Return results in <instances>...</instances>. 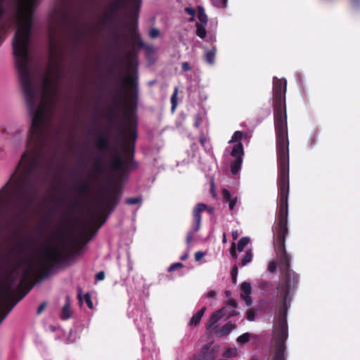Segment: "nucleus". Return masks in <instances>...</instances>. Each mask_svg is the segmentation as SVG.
Listing matches in <instances>:
<instances>
[{
  "label": "nucleus",
  "mask_w": 360,
  "mask_h": 360,
  "mask_svg": "<svg viewBox=\"0 0 360 360\" xmlns=\"http://www.w3.org/2000/svg\"><path fill=\"white\" fill-rule=\"evenodd\" d=\"M221 195H222L223 200L224 202L229 203V209L231 210H233V209L238 202L237 196L232 198V195H231L230 191L226 188H223L221 190Z\"/></svg>",
  "instance_id": "obj_13"
},
{
  "label": "nucleus",
  "mask_w": 360,
  "mask_h": 360,
  "mask_svg": "<svg viewBox=\"0 0 360 360\" xmlns=\"http://www.w3.org/2000/svg\"><path fill=\"white\" fill-rule=\"evenodd\" d=\"M64 22H65L66 25L70 24V21H69V18H68V14H65V15H64Z\"/></svg>",
  "instance_id": "obj_58"
},
{
  "label": "nucleus",
  "mask_w": 360,
  "mask_h": 360,
  "mask_svg": "<svg viewBox=\"0 0 360 360\" xmlns=\"http://www.w3.org/2000/svg\"><path fill=\"white\" fill-rule=\"evenodd\" d=\"M94 172L98 174H103L106 170V165H105L101 159H96L93 165Z\"/></svg>",
  "instance_id": "obj_23"
},
{
  "label": "nucleus",
  "mask_w": 360,
  "mask_h": 360,
  "mask_svg": "<svg viewBox=\"0 0 360 360\" xmlns=\"http://www.w3.org/2000/svg\"><path fill=\"white\" fill-rule=\"evenodd\" d=\"M242 159L236 158L231 165V172L233 174H236L240 169L242 165Z\"/></svg>",
  "instance_id": "obj_25"
},
{
  "label": "nucleus",
  "mask_w": 360,
  "mask_h": 360,
  "mask_svg": "<svg viewBox=\"0 0 360 360\" xmlns=\"http://www.w3.org/2000/svg\"><path fill=\"white\" fill-rule=\"evenodd\" d=\"M214 6L218 8H225L227 5V0H212Z\"/></svg>",
  "instance_id": "obj_38"
},
{
  "label": "nucleus",
  "mask_w": 360,
  "mask_h": 360,
  "mask_svg": "<svg viewBox=\"0 0 360 360\" xmlns=\"http://www.w3.org/2000/svg\"><path fill=\"white\" fill-rule=\"evenodd\" d=\"M205 256V253L201 251L196 252L195 253V259L197 262L200 261Z\"/></svg>",
  "instance_id": "obj_47"
},
{
  "label": "nucleus",
  "mask_w": 360,
  "mask_h": 360,
  "mask_svg": "<svg viewBox=\"0 0 360 360\" xmlns=\"http://www.w3.org/2000/svg\"><path fill=\"white\" fill-rule=\"evenodd\" d=\"M232 157L235 158L242 159V156L244 155L243 146L241 142L236 143L231 153Z\"/></svg>",
  "instance_id": "obj_20"
},
{
  "label": "nucleus",
  "mask_w": 360,
  "mask_h": 360,
  "mask_svg": "<svg viewBox=\"0 0 360 360\" xmlns=\"http://www.w3.org/2000/svg\"><path fill=\"white\" fill-rule=\"evenodd\" d=\"M70 303L69 297L68 296V297H66L65 304L62 309V313H61V319H62L66 320V319H68L70 318L71 313H70Z\"/></svg>",
  "instance_id": "obj_22"
},
{
  "label": "nucleus",
  "mask_w": 360,
  "mask_h": 360,
  "mask_svg": "<svg viewBox=\"0 0 360 360\" xmlns=\"http://www.w3.org/2000/svg\"><path fill=\"white\" fill-rule=\"evenodd\" d=\"M241 297L245 300L247 306H250L252 304V299L249 295H243V294H241Z\"/></svg>",
  "instance_id": "obj_45"
},
{
  "label": "nucleus",
  "mask_w": 360,
  "mask_h": 360,
  "mask_svg": "<svg viewBox=\"0 0 360 360\" xmlns=\"http://www.w3.org/2000/svg\"><path fill=\"white\" fill-rule=\"evenodd\" d=\"M278 161V211L274 233V247L278 259L281 277L278 297H291L297 288L300 276L290 268V256L285 250V238L288 233V195L290 191L289 141H276Z\"/></svg>",
  "instance_id": "obj_2"
},
{
  "label": "nucleus",
  "mask_w": 360,
  "mask_h": 360,
  "mask_svg": "<svg viewBox=\"0 0 360 360\" xmlns=\"http://www.w3.org/2000/svg\"><path fill=\"white\" fill-rule=\"evenodd\" d=\"M66 261L64 252L57 247H49L42 257L41 268L44 270V276H48L55 265L61 264Z\"/></svg>",
  "instance_id": "obj_7"
},
{
  "label": "nucleus",
  "mask_w": 360,
  "mask_h": 360,
  "mask_svg": "<svg viewBox=\"0 0 360 360\" xmlns=\"http://www.w3.org/2000/svg\"><path fill=\"white\" fill-rule=\"evenodd\" d=\"M120 11H121L117 8L113 7V5L110 4L108 13L105 14L102 18V22L103 24H108L113 22Z\"/></svg>",
  "instance_id": "obj_14"
},
{
  "label": "nucleus",
  "mask_w": 360,
  "mask_h": 360,
  "mask_svg": "<svg viewBox=\"0 0 360 360\" xmlns=\"http://www.w3.org/2000/svg\"><path fill=\"white\" fill-rule=\"evenodd\" d=\"M218 352V347L216 346L210 348L209 344L205 345L200 352V360H214Z\"/></svg>",
  "instance_id": "obj_11"
},
{
  "label": "nucleus",
  "mask_w": 360,
  "mask_h": 360,
  "mask_svg": "<svg viewBox=\"0 0 360 360\" xmlns=\"http://www.w3.org/2000/svg\"><path fill=\"white\" fill-rule=\"evenodd\" d=\"M78 205H79V201H78V200H75V201L72 203V205L71 207H72V208H75V207H78Z\"/></svg>",
  "instance_id": "obj_59"
},
{
  "label": "nucleus",
  "mask_w": 360,
  "mask_h": 360,
  "mask_svg": "<svg viewBox=\"0 0 360 360\" xmlns=\"http://www.w3.org/2000/svg\"><path fill=\"white\" fill-rule=\"evenodd\" d=\"M141 201H142V198L141 197L127 198L125 200V203L127 205H136V204L141 203Z\"/></svg>",
  "instance_id": "obj_34"
},
{
  "label": "nucleus",
  "mask_w": 360,
  "mask_h": 360,
  "mask_svg": "<svg viewBox=\"0 0 360 360\" xmlns=\"http://www.w3.org/2000/svg\"><path fill=\"white\" fill-rule=\"evenodd\" d=\"M116 97L117 98V104L122 105L123 103V97L122 94H117Z\"/></svg>",
  "instance_id": "obj_55"
},
{
  "label": "nucleus",
  "mask_w": 360,
  "mask_h": 360,
  "mask_svg": "<svg viewBox=\"0 0 360 360\" xmlns=\"http://www.w3.org/2000/svg\"><path fill=\"white\" fill-rule=\"evenodd\" d=\"M206 297L207 298H212V299H215L216 298V292L214 290H210L209 291L207 295H206Z\"/></svg>",
  "instance_id": "obj_53"
},
{
  "label": "nucleus",
  "mask_w": 360,
  "mask_h": 360,
  "mask_svg": "<svg viewBox=\"0 0 360 360\" xmlns=\"http://www.w3.org/2000/svg\"><path fill=\"white\" fill-rule=\"evenodd\" d=\"M235 328L236 325L232 323L231 321H229L217 331V335L219 337L226 336L229 335Z\"/></svg>",
  "instance_id": "obj_17"
},
{
  "label": "nucleus",
  "mask_w": 360,
  "mask_h": 360,
  "mask_svg": "<svg viewBox=\"0 0 360 360\" xmlns=\"http://www.w3.org/2000/svg\"><path fill=\"white\" fill-rule=\"evenodd\" d=\"M237 303L234 300H229L227 304L221 309H225L226 310L221 313L222 317L226 316V319H229L233 316H236L238 314V311L236 309Z\"/></svg>",
  "instance_id": "obj_12"
},
{
  "label": "nucleus",
  "mask_w": 360,
  "mask_h": 360,
  "mask_svg": "<svg viewBox=\"0 0 360 360\" xmlns=\"http://www.w3.org/2000/svg\"><path fill=\"white\" fill-rule=\"evenodd\" d=\"M238 237V233L237 231H233L232 232V238L234 240H236Z\"/></svg>",
  "instance_id": "obj_57"
},
{
  "label": "nucleus",
  "mask_w": 360,
  "mask_h": 360,
  "mask_svg": "<svg viewBox=\"0 0 360 360\" xmlns=\"http://www.w3.org/2000/svg\"><path fill=\"white\" fill-rule=\"evenodd\" d=\"M237 274H238V267L236 265H234L231 270V278L234 283L236 281Z\"/></svg>",
  "instance_id": "obj_43"
},
{
  "label": "nucleus",
  "mask_w": 360,
  "mask_h": 360,
  "mask_svg": "<svg viewBox=\"0 0 360 360\" xmlns=\"http://www.w3.org/2000/svg\"><path fill=\"white\" fill-rule=\"evenodd\" d=\"M131 2V0H115L111 4L113 5V7L122 11L126 9L129 4L131 7L135 10V12L138 13L136 7L133 6Z\"/></svg>",
  "instance_id": "obj_18"
},
{
  "label": "nucleus",
  "mask_w": 360,
  "mask_h": 360,
  "mask_svg": "<svg viewBox=\"0 0 360 360\" xmlns=\"http://www.w3.org/2000/svg\"><path fill=\"white\" fill-rule=\"evenodd\" d=\"M181 68L184 72H188L191 70V67L188 62H183L181 64Z\"/></svg>",
  "instance_id": "obj_48"
},
{
  "label": "nucleus",
  "mask_w": 360,
  "mask_h": 360,
  "mask_svg": "<svg viewBox=\"0 0 360 360\" xmlns=\"http://www.w3.org/2000/svg\"><path fill=\"white\" fill-rule=\"evenodd\" d=\"M96 281H103L105 278L104 271H100L96 274Z\"/></svg>",
  "instance_id": "obj_49"
},
{
  "label": "nucleus",
  "mask_w": 360,
  "mask_h": 360,
  "mask_svg": "<svg viewBox=\"0 0 360 360\" xmlns=\"http://www.w3.org/2000/svg\"><path fill=\"white\" fill-rule=\"evenodd\" d=\"M120 192L115 186L104 188L96 198V206L101 215L108 217L119 203Z\"/></svg>",
  "instance_id": "obj_5"
},
{
  "label": "nucleus",
  "mask_w": 360,
  "mask_h": 360,
  "mask_svg": "<svg viewBox=\"0 0 360 360\" xmlns=\"http://www.w3.org/2000/svg\"><path fill=\"white\" fill-rule=\"evenodd\" d=\"M11 283H9L6 288L2 291V294L5 297H8L11 296L12 292Z\"/></svg>",
  "instance_id": "obj_40"
},
{
  "label": "nucleus",
  "mask_w": 360,
  "mask_h": 360,
  "mask_svg": "<svg viewBox=\"0 0 360 360\" xmlns=\"http://www.w3.org/2000/svg\"><path fill=\"white\" fill-rule=\"evenodd\" d=\"M198 18L200 24L206 25L207 22V17L202 7L199 6L198 11Z\"/></svg>",
  "instance_id": "obj_26"
},
{
  "label": "nucleus",
  "mask_w": 360,
  "mask_h": 360,
  "mask_svg": "<svg viewBox=\"0 0 360 360\" xmlns=\"http://www.w3.org/2000/svg\"><path fill=\"white\" fill-rule=\"evenodd\" d=\"M160 35V31L158 29L153 28L149 31L150 37L155 39L158 37Z\"/></svg>",
  "instance_id": "obj_41"
},
{
  "label": "nucleus",
  "mask_w": 360,
  "mask_h": 360,
  "mask_svg": "<svg viewBox=\"0 0 360 360\" xmlns=\"http://www.w3.org/2000/svg\"><path fill=\"white\" fill-rule=\"evenodd\" d=\"M352 2L354 4H356V5H359L360 4V0H352Z\"/></svg>",
  "instance_id": "obj_63"
},
{
  "label": "nucleus",
  "mask_w": 360,
  "mask_h": 360,
  "mask_svg": "<svg viewBox=\"0 0 360 360\" xmlns=\"http://www.w3.org/2000/svg\"><path fill=\"white\" fill-rule=\"evenodd\" d=\"M250 334L249 333H245L243 335L238 336L236 340L239 344H245L250 340Z\"/></svg>",
  "instance_id": "obj_33"
},
{
  "label": "nucleus",
  "mask_w": 360,
  "mask_h": 360,
  "mask_svg": "<svg viewBox=\"0 0 360 360\" xmlns=\"http://www.w3.org/2000/svg\"><path fill=\"white\" fill-rule=\"evenodd\" d=\"M131 5L136 8V11L139 12L140 4H141V0H131Z\"/></svg>",
  "instance_id": "obj_51"
},
{
  "label": "nucleus",
  "mask_w": 360,
  "mask_h": 360,
  "mask_svg": "<svg viewBox=\"0 0 360 360\" xmlns=\"http://www.w3.org/2000/svg\"><path fill=\"white\" fill-rule=\"evenodd\" d=\"M183 266H184V264L182 263H181V262L174 263V264L170 265V266L168 269V271H175V270L181 269Z\"/></svg>",
  "instance_id": "obj_39"
},
{
  "label": "nucleus",
  "mask_w": 360,
  "mask_h": 360,
  "mask_svg": "<svg viewBox=\"0 0 360 360\" xmlns=\"http://www.w3.org/2000/svg\"><path fill=\"white\" fill-rule=\"evenodd\" d=\"M187 257H188V255L186 254V255H184L181 257V260H185Z\"/></svg>",
  "instance_id": "obj_64"
},
{
  "label": "nucleus",
  "mask_w": 360,
  "mask_h": 360,
  "mask_svg": "<svg viewBox=\"0 0 360 360\" xmlns=\"http://www.w3.org/2000/svg\"><path fill=\"white\" fill-rule=\"evenodd\" d=\"M250 238L248 237H242L238 242L237 249L239 252H242L245 246L249 243Z\"/></svg>",
  "instance_id": "obj_29"
},
{
  "label": "nucleus",
  "mask_w": 360,
  "mask_h": 360,
  "mask_svg": "<svg viewBox=\"0 0 360 360\" xmlns=\"http://www.w3.org/2000/svg\"><path fill=\"white\" fill-rule=\"evenodd\" d=\"M30 240L28 239H25L22 243L18 244V248H19L20 252H22L25 249V246L27 245V243Z\"/></svg>",
  "instance_id": "obj_52"
},
{
  "label": "nucleus",
  "mask_w": 360,
  "mask_h": 360,
  "mask_svg": "<svg viewBox=\"0 0 360 360\" xmlns=\"http://www.w3.org/2000/svg\"><path fill=\"white\" fill-rule=\"evenodd\" d=\"M238 354V352L236 348H228L224 352L223 356L225 358H232L236 356Z\"/></svg>",
  "instance_id": "obj_30"
},
{
  "label": "nucleus",
  "mask_w": 360,
  "mask_h": 360,
  "mask_svg": "<svg viewBox=\"0 0 360 360\" xmlns=\"http://www.w3.org/2000/svg\"><path fill=\"white\" fill-rule=\"evenodd\" d=\"M205 310L206 307H203L199 311H198L197 313L194 314L191 319L190 320L189 326H196L198 324H199L204 315Z\"/></svg>",
  "instance_id": "obj_19"
},
{
  "label": "nucleus",
  "mask_w": 360,
  "mask_h": 360,
  "mask_svg": "<svg viewBox=\"0 0 360 360\" xmlns=\"http://www.w3.org/2000/svg\"><path fill=\"white\" fill-rule=\"evenodd\" d=\"M57 202H58V204H60V205H62V204H63V198H58V199L57 200Z\"/></svg>",
  "instance_id": "obj_62"
},
{
  "label": "nucleus",
  "mask_w": 360,
  "mask_h": 360,
  "mask_svg": "<svg viewBox=\"0 0 360 360\" xmlns=\"http://www.w3.org/2000/svg\"><path fill=\"white\" fill-rule=\"evenodd\" d=\"M246 318L250 321H255V311L254 309H249L246 312Z\"/></svg>",
  "instance_id": "obj_37"
},
{
  "label": "nucleus",
  "mask_w": 360,
  "mask_h": 360,
  "mask_svg": "<svg viewBox=\"0 0 360 360\" xmlns=\"http://www.w3.org/2000/svg\"><path fill=\"white\" fill-rule=\"evenodd\" d=\"M196 34L201 39H204L206 37V30L205 28V25L200 24L196 22Z\"/></svg>",
  "instance_id": "obj_28"
},
{
  "label": "nucleus",
  "mask_w": 360,
  "mask_h": 360,
  "mask_svg": "<svg viewBox=\"0 0 360 360\" xmlns=\"http://www.w3.org/2000/svg\"><path fill=\"white\" fill-rule=\"evenodd\" d=\"M178 91H179V88L177 86H175L174 87V92L172 95V97H171V104H172V107H171V110L172 112H174L176 108V105H177V94H178Z\"/></svg>",
  "instance_id": "obj_27"
},
{
  "label": "nucleus",
  "mask_w": 360,
  "mask_h": 360,
  "mask_svg": "<svg viewBox=\"0 0 360 360\" xmlns=\"http://www.w3.org/2000/svg\"><path fill=\"white\" fill-rule=\"evenodd\" d=\"M68 219H69V214H65L64 215L63 220H64L65 221H68Z\"/></svg>",
  "instance_id": "obj_60"
},
{
  "label": "nucleus",
  "mask_w": 360,
  "mask_h": 360,
  "mask_svg": "<svg viewBox=\"0 0 360 360\" xmlns=\"http://www.w3.org/2000/svg\"><path fill=\"white\" fill-rule=\"evenodd\" d=\"M108 118L111 122H114L115 118V114L113 112H110L108 115Z\"/></svg>",
  "instance_id": "obj_56"
},
{
  "label": "nucleus",
  "mask_w": 360,
  "mask_h": 360,
  "mask_svg": "<svg viewBox=\"0 0 360 360\" xmlns=\"http://www.w3.org/2000/svg\"><path fill=\"white\" fill-rule=\"evenodd\" d=\"M96 147L101 152L109 150L110 143L108 138L104 134H101L96 141Z\"/></svg>",
  "instance_id": "obj_15"
},
{
  "label": "nucleus",
  "mask_w": 360,
  "mask_h": 360,
  "mask_svg": "<svg viewBox=\"0 0 360 360\" xmlns=\"http://www.w3.org/2000/svg\"><path fill=\"white\" fill-rule=\"evenodd\" d=\"M90 233V226L88 225L83 227L80 233V238L77 236L72 237L70 246L68 248V252L70 255H75L79 252V250L82 248V240H89L91 239L89 236Z\"/></svg>",
  "instance_id": "obj_8"
},
{
  "label": "nucleus",
  "mask_w": 360,
  "mask_h": 360,
  "mask_svg": "<svg viewBox=\"0 0 360 360\" xmlns=\"http://www.w3.org/2000/svg\"><path fill=\"white\" fill-rule=\"evenodd\" d=\"M281 304L278 311V322L274 331L275 353L272 360H285V342L288 337L287 312L291 297H278Z\"/></svg>",
  "instance_id": "obj_4"
},
{
  "label": "nucleus",
  "mask_w": 360,
  "mask_h": 360,
  "mask_svg": "<svg viewBox=\"0 0 360 360\" xmlns=\"http://www.w3.org/2000/svg\"><path fill=\"white\" fill-rule=\"evenodd\" d=\"M37 0H0V45L12 25L18 20L13 50L20 83L30 115L32 123L29 134H45L44 120L45 111L37 108L36 91L28 68L30 44L33 15Z\"/></svg>",
  "instance_id": "obj_1"
},
{
  "label": "nucleus",
  "mask_w": 360,
  "mask_h": 360,
  "mask_svg": "<svg viewBox=\"0 0 360 360\" xmlns=\"http://www.w3.org/2000/svg\"><path fill=\"white\" fill-rule=\"evenodd\" d=\"M138 15L135 16V19L130 23V32H131V37L134 40V43L136 44L139 49H145L147 51L152 49L150 46H147L141 38V35L138 32Z\"/></svg>",
  "instance_id": "obj_10"
},
{
  "label": "nucleus",
  "mask_w": 360,
  "mask_h": 360,
  "mask_svg": "<svg viewBox=\"0 0 360 360\" xmlns=\"http://www.w3.org/2000/svg\"><path fill=\"white\" fill-rule=\"evenodd\" d=\"M185 12L191 16H195V11L194 8H193L191 7L185 8Z\"/></svg>",
  "instance_id": "obj_50"
},
{
  "label": "nucleus",
  "mask_w": 360,
  "mask_h": 360,
  "mask_svg": "<svg viewBox=\"0 0 360 360\" xmlns=\"http://www.w3.org/2000/svg\"><path fill=\"white\" fill-rule=\"evenodd\" d=\"M225 310V309H220L218 311H214L211 315L207 323V329H210V328L214 326L219 321V320L222 318L221 313Z\"/></svg>",
  "instance_id": "obj_16"
},
{
  "label": "nucleus",
  "mask_w": 360,
  "mask_h": 360,
  "mask_svg": "<svg viewBox=\"0 0 360 360\" xmlns=\"http://www.w3.org/2000/svg\"><path fill=\"white\" fill-rule=\"evenodd\" d=\"M217 49L215 47L206 51L205 58L206 62L210 65H213L215 61Z\"/></svg>",
  "instance_id": "obj_24"
},
{
  "label": "nucleus",
  "mask_w": 360,
  "mask_h": 360,
  "mask_svg": "<svg viewBox=\"0 0 360 360\" xmlns=\"http://www.w3.org/2000/svg\"><path fill=\"white\" fill-rule=\"evenodd\" d=\"M193 240V234L191 233H188L186 238V242L187 244H189Z\"/></svg>",
  "instance_id": "obj_54"
},
{
  "label": "nucleus",
  "mask_w": 360,
  "mask_h": 360,
  "mask_svg": "<svg viewBox=\"0 0 360 360\" xmlns=\"http://www.w3.org/2000/svg\"><path fill=\"white\" fill-rule=\"evenodd\" d=\"M230 254H231V256L233 259H236L237 258L236 247V244L234 243H232V244H231V248H230Z\"/></svg>",
  "instance_id": "obj_42"
},
{
  "label": "nucleus",
  "mask_w": 360,
  "mask_h": 360,
  "mask_svg": "<svg viewBox=\"0 0 360 360\" xmlns=\"http://www.w3.org/2000/svg\"><path fill=\"white\" fill-rule=\"evenodd\" d=\"M84 302H86L87 307L91 309L94 307L93 302L91 300V297L89 293H86L84 297Z\"/></svg>",
  "instance_id": "obj_36"
},
{
  "label": "nucleus",
  "mask_w": 360,
  "mask_h": 360,
  "mask_svg": "<svg viewBox=\"0 0 360 360\" xmlns=\"http://www.w3.org/2000/svg\"><path fill=\"white\" fill-rule=\"evenodd\" d=\"M242 138H243V132L240 131H236L233 134L229 143H238L240 142Z\"/></svg>",
  "instance_id": "obj_32"
},
{
  "label": "nucleus",
  "mask_w": 360,
  "mask_h": 360,
  "mask_svg": "<svg viewBox=\"0 0 360 360\" xmlns=\"http://www.w3.org/2000/svg\"><path fill=\"white\" fill-rule=\"evenodd\" d=\"M77 297H78L79 301L80 302H82V295H81L80 292L78 293Z\"/></svg>",
  "instance_id": "obj_61"
},
{
  "label": "nucleus",
  "mask_w": 360,
  "mask_h": 360,
  "mask_svg": "<svg viewBox=\"0 0 360 360\" xmlns=\"http://www.w3.org/2000/svg\"><path fill=\"white\" fill-rule=\"evenodd\" d=\"M252 254L251 250H247L245 252V255L243 256V259H241V265L245 266L249 262L252 261Z\"/></svg>",
  "instance_id": "obj_31"
},
{
  "label": "nucleus",
  "mask_w": 360,
  "mask_h": 360,
  "mask_svg": "<svg viewBox=\"0 0 360 360\" xmlns=\"http://www.w3.org/2000/svg\"><path fill=\"white\" fill-rule=\"evenodd\" d=\"M37 269L34 261L31 259L29 260L27 267L23 271L22 279L20 285L22 286L25 283L27 284L26 290L22 292L17 300L13 301L12 304L3 311L0 310V323L8 316L9 312L15 307V305L21 300L33 288L34 283H32V278L37 274Z\"/></svg>",
  "instance_id": "obj_6"
},
{
  "label": "nucleus",
  "mask_w": 360,
  "mask_h": 360,
  "mask_svg": "<svg viewBox=\"0 0 360 360\" xmlns=\"http://www.w3.org/2000/svg\"><path fill=\"white\" fill-rule=\"evenodd\" d=\"M240 289L245 295H250L252 291L250 283L248 282L242 283Z\"/></svg>",
  "instance_id": "obj_35"
},
{
  "label": "nucleus",
  "mask_w": 360,
  "mask_h": 360,
  "mask_svg": "<svg viewBox=\"0 0 360 360\" xmlns=\"http://www.w3.org/2000/svg\"><path fill=\"white\" fill-rule=\"evenodd\" d=\"M78 193L81 195H88L91 191V185L89 181H86L77 188Z\"/></svg>",
  "instance_id": "obj_21"
},
{
  "label": "nucleus",
  "mask_w": 360,
  "mask_h": 360,
  "mask_svg": "<svg viewBox=\"0 0 360 360\" xmlns=\"http://www.w3.org/2000/svg\"><path fill=\"white\" fill-rule=\"evenodd\" d=\"M277 264L276 262H271L268 266V271L271 273H274L276 269Z\"/></svg>",
  "instance_id": "obj_44"
},
{
  "label": "nucleus",
  "mask_w": 360,
  "mask_h": 360,
  "mask_svg": "<svg viewBox=\"0 0 360 360\" xmlns=\"http://www.w3.org/2000/svg\"><path fill=\"white\" fill-rule=\"evenodd\" d=\"M205 210L210 214H213L214 212L213 207H208L207 205L202 202L198 203L193 210V229L195 232L200 230L202 219L201 213Z\"/></svg>",
  "instance_id": "obj_9"
},
{
  "label": "nucleus",
  "mask_w": 360,
  "mask_h": 360,
  "mask_svg": "<svg viewBox=\"0 0 360 360\" xmlns=\"http://www.w3.org/2000/svg\"><path fill=\"white\" fill-rule=\"evenodd\" d=\"M136 53L131 51L122 60L121 63L125 64L130 71V75L120 74V77L127 84V105L131 108L130 111L124 116L123 124L119 131L121 144L124 146L126 158L115 153L112 159L108 162V168L116 173L119 177L127 175L131 170L137 167V163L134 159L135 141L137 138L136 117L134 111L136 109L139 97L137 65L134 64Z\"/></svg>",
  "instance_id": "obj_3"
},
{
  "label": "nucleus",
  "mask_w": 360,
  "mask_h": 360,
  "mask_svg": "<svg viewBox=\"0 0 360 360\" xmlns=\"http://www.w3.org/2000/svg\"><path fill=\"white\" fill-rule=\"evenodd\" d=\"M47 306V303L46 302H42L38 307L37 309V314L38 315L41 314L44 310L45 309V308Z\"/></svg>",
  "instance_id": "obj_46"
}]
</instances>
